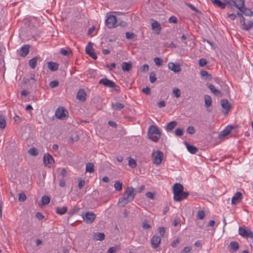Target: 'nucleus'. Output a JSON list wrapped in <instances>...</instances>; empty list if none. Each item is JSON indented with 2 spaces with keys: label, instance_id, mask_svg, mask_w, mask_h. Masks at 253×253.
Masks as SVG:
<instances>
[{
  "label": "nucleus",
  "instance_id": "obj_62",
  "mask_svg": "<svg viewBox=\"0 0 253 253\" xmlns=\"http://www.w3.org/2000/svg\"><path fill=\"white\" fill-rule=\"evenodd\" d=\"M149 66L147 64H144L143 65L141 68V72H146L148 71L149 70Z\"/></svg>",
  "mask_w": 253,
  "mask_h": 253
},
{
  "label": "nucleus",
  "instance_id": "obj_15",
  "mask_svg": "<svg viewBox=\"0 0 253 253\" xmlns=\"http://www.w3.org/2000/svg\"><path fill=\"white\" fill-rule=\"evenodd\" d=\"M86 93L83 89H80L77 94V98L82 102H84L86 100Z\"/></svg>",
  "mask_w": 253,
  "mask_h": 253
},
{
  "label": "nucleus",
  "instance_id": "obj_30",
  "mask_svg": "<svg viewBox=\"0 0 253 253\" xmlns=\"http://www.w3.org/2000/svg\"><path fill=\"white\" fill-rule=\"evenodd\" d=\"M112 108L115 110H120L124 108V105L119 102L112 103Z\"/></svg>",
  "mask_w": 253,
  "mask_h": 253
},
{
  "label": "nucleus",
  "instance_id": "obj_31",
  "mask_svg": "<svg viewBox=\"0 0 253 253\" xmlns=\"http://www.w3.org/2000/svg\"><path fill=\"white\" fill-rule=\"evenodd\" d=\"M105 234L103 233H94L93 238L96 240L103 241L105 239Z\"/></svg>",
  "mask_w": 253,
  "mask_h": 253
},
{
  "label": "nucleus",
  "instance_id": "obj_11",
  "mask_svg": "<svg viewBox=\"0 0 253 253\" xmlns=\"http://www.w3.org/2000/svg\"><path fill=\"white\" fill-rule=\"evenodd\" d=\"M54 161L53 157L49 154L47 153L44 155L43 163L45 165H48L49 168L54 163Z\"/></svg>",
  "mask_w": 253,
  "mask_h": 253
},
{
  "label": "nucleus",
  "instance_id": "obj_10",
  "mask_svg": "<svg viewBox=\"0 0 253 253\" xmlns=\"http://www.w3.org/2000/svg\"><path fill=\"white\" fill-rule=\"evenodd\" d=\"M161 241V239L160 236L157 235L153 236L151 239L152 247L154 249L157 248L159 246Z\"/></svg>",
  "mask_w": 253,
  "mask_h": 253
},
{
  "label": "nucleus",
  "instance_id": "obj_23",
  "mask_svg": "<svg viewBox=\"0 0 253 253\" xmlns=\"http://www.w3.org/2000/svg\"><path fill=\"white\" fill-rule=\"evenodd\" d=\"M47 67L51 71H55L58 70L59 65L56 62L50 61L47 62Z\"/></svg>",
  "mask_w": 253,
  "mask_h": 253
},
{
  "label": "nucleus",
  "instance_id": "obj_44",
  "mask_svg": "<svg viewBox=\"0 0 253 253\" xmlns=\"http://www.w3.org/2000/svg\"><path fill=\"white\" fill-rule=\"evenodd\" d=\"M119 247H112L109 248L107 253H115L119 250Z\"/></svg>",
  "mask_w": 253,
  "mask_h": 253
},
{
  "label": "nucleus",
  "instance_id": "obj_14",
  "mask_svg": "<svg viewBox=\"0 0 253 253\" xmlns=\"http://www.w3.org/2000/svg\"><path fill=\"white\" fill-rule=\"evenodd\" d=\"M189 194L188 192H184L183 190L181 193H179V194H178L177 196L175 197V195H174L173 199L176 202H180L186 198Z\"/></svg>",
  "mask_w": 253,
  "mask_h": 253
},
{
  "label": "nucleus",
  "instance_id": "obj_17",
  "mask_svg": "<svg viewBox=\"0 0 253 253\" xmlns=\"http://www.w3.org/2000/svg\"><path fill=\"white\" fill-rule=\"evenodd\" d=\"M233 128L234 126L232 125L227 126L224 130L221 131L219 137L221 138L222 137L227 136L230 133Z\"/></svg>",
  "mask_w": 253,
  "mask_h": 253
},
{
  "label": "nucleus",
  "instance_id": "obj_51",
  "mask_svg": "<svg viewBox=\"0 0 253 253\" xmlns=\"http://www.w3.org/2000/svg\"><path fill=\"white\" fill-rule=\"evenodd\" d=\"M27 197L24 193L19 194V201L20 202H24L26 200Z\"/></svg>",
  "mask_w": 253,
  "mask_h": 253
},
{
  "label": "nucleus",
  "instance_id": "obj_48",
  "mask_svg": "<svg viewBox=\"0 0 253 253\" xmlns=\"http://www.w3.org/2000/svg\"><path fill=\"white\" fill-rule=\"evenodd\" d=\"M205 214L203 211H199L197 213V218L199 219H203L205 217Z\"/></svg>",
  "mask_w": 253,
  "mask_h": 253
},
{
  "label": "nucleus",
  "instance_id": "obj_35",
  "mask_svg": "<svg viewBox=\"0 0 253 253\" xmlns=\"http://www.w3.org/2000/svg\"><path fill=\"white\" fill-rule=\"evenodd\" d=\"M212 2L214 5L222 9H224L225 7V3L222 2L220 0H213Z\"/></svg>",
  "mask_w": 253,
  "mask_h": 253
},
{
  "label": "nucleus",
  "instance_id": "obj_29",
  "mask_svg": "<svg viewBox=\"0 0 253 253\" xmlns=\"http://www.w3.org/2000/svg\"><path fill=\"white\" fill-rule=\"evenodd\" d=\"M241 9V10L240 11L246 16H252L253 15V12L249 8H247L244 6L243 7V9Z\"/></svg>",
  "mask_w": 253,
  "mask_h": 253
},
{
  "label": "nucleus",
  "instance_id": "obj_7",
  "mask_svg": "<svg viewBox=\"0 0 253 253\" xmlns=\"http://www.w3.org/2000/svg\"><path fill=\"white\" fill-rule=\"evenodd\" d=\"M239 234L245 238H253V233L250 229L246 227H240L239 229Z\"/></svg>",
  "mask_w": 253,
  "mask_h": 253
},
{
  "label": "nucleus",
  "instance_id": "obj_47",
  "mask_svg": "<svg viewBox=\"0 0 253 253\" xmlns=\"http://www.w3.org/2000/svg\"><path fill=\"white\" fill-rule=\"evenodd\" d=\"M183 134V129L181 128H177L175 130V134L176 136H181Z\"/></svg>",
  "mask_w": 253,
  "mask_h": 253
},
{
  "label": "nucleus",
  "instance_id": "obj_63",
  "mask_svg": "<svg viewBox=\"0 0 253 253\" xmlns=\"http://www.w3.org/2000/svg\"><path fill=\"white\" fill-rule=\"evenodd\" d=\"M85 181L84 180H80L78 183V188L81 189L84 185Z\"/></svg>",
  "mask_w": 253,
  "mask_h": 253
},
{
  "label": "nucleus",
  "instance_id": "obj_41",
  "mask_svg": "<svg viewBox=\"0 0 253 253\" xmlns=\"http://www.w3.org/2000/svg\"><path fill=\"white\" fill-rule=\"evenodd\" d=\"M172 93L176 98H178L181 95L180 90L178 88H174L172 90Z\"/></svg>",
  "mask_w": 253,
  "mask_h": 253
},
{
  "label": "nucleus",
  "instance_id": "obj_8",
  "mask_svg": "<svg viewBox=\"0 0 253 253\" xmlns=\"http://www.w3.org/2000/svg\"><path fill=\"white\" fill-rule=\"evenodd\" d=\"M117 17L116 16L111 15H110L106 20L105 23L109 28H112L117 26Z\"/></svg>",
  "mask_w": 253,
  "mask_h": 253
},
{
  "label": "nucleus",
  "instance_id": "obj_37",
  "mask_svg": "<svg viewBox=\"0 0 253 253\" xmlns=\"http://www.w3.org/2000/svg\"><path fill=\"white\" fill-rule=\"evenodd\" d=\"M28 153L31 155H32V156H37L38 155L39 151H38V150L37 148H36L35 147H33V148H31V149H30L29 150Z\"/></svg>",
  "mask_w": 253,
  "mask_h": 253
},
{
  "label": "nucleus",
  "instance_id": "obj_28",
  "mask_svg": "<svg viewBox=\"0 0 253 253\" xmlns=\"http://www.w3.org/2000/svg\"><path fill=\"white\" fill-rule=\"evenodd\" d=\"M235 4V6L237 7L239 10H241L240 9H243V7L244 6L245 0H234Z\"/></svg>",
  "mask_w": 253,
  "mask_h": 253
},
{
  "label": "nucleus",
  "instance_id": "obj_24",
  "mask_svg": "<svg viewBox=\"0 0 253 253\" xmlns=\"http://www.w3.org/2000/svg\"><path fill=\"white\" fill-rule=\"evenodd\" d=\"M208 87L210 88L212 93L216 96H222V93L219 90L216 89L214 86L211 84L208 85Z\"/></svg>",
  "mask_w": 253,
  "mask_h": 253
},
{
  "label": "nucleus",
  "instance_id": "obj_60",
  "mask_svg": "<svg viewBox=\"0 0 253 253\" xmlns=\"http://www.w3.org/2000/svg\"><path fill=\"white\" fill-rule=\"evenodd\" d=\"M192 250V248L190 247H185L183 248L182 251H181L182 253H188L191 251Z\"/></svg>",
  "mask_w": 253,
  "mask_h": 253
},
{
  "label": "nucleus",
  "instance_id": "obj_26",
  "mask_svg": "<svg viewBox=\"0 0 253 253\" xmlns=\"http://www.w3.org/2000/svg\"><path fill=\"white\" fill-rule=\"evenodd\" d=\"M39 58V57L35 56L29 60V64L32 69H35L36 68Z\"/></svg>",
  "mask_w": 253,
  "mask_h": 253
},
{
  "label": "nucleus",
  "instance_id": "obj_43",
  "mask_svg": "<svg viewBox=\"0 0 253 253\" xmlns=\"http://www.w3.org/2000/svg\"><path fill=\"white\" fill-rule=\"evenodd\" d=\"M253 26V23L252 21H249L247 24H246V26H244L243 27V29L246 31H248L251 29Z\"/></svg>",
  "mask_w": 253,
  "mask_h": 253
},
{
  "label": "nucleus",
  "instance_id": "obj_38",
  "mask_svg": "<svg viewBox=\"0 0 253 253\" xmlns=\"http://www.w3.org/2000/svg\"><path fill=\"white\" fill-rule=\"evenodd\" d=\"M122 187H123V184L119 181H117L115 182V183L114 184V187L117 191H121L122 189Z\"/></svg>",
  "mask_w": 253,
  "mask_h": 253
},
{
  "label": "nucleus",
  "instance_id": "obj_34",
  "mask_svg": "<svg viewBox=\"0 0 253 253\" xmlns=\"http://www.w3.org/2000/svg\"><path fill=\"white\" fill-rule=\"evenodd\" d=\"M86 172L92 173L94 171V165L91 163H87L85 167Z\"/></svg>",
  "mask_w": 253,
  "mask_h": 253
},
{
  "label": "nucleus",
  "instance_id": "obj_19",
  "mask_svg": "<svg viewBox=\"0 0 253 253\" xmlns=\"http://www.w3.org/2000/svg\"><path fill=\"white\" fill-rule=\"evenodd\" d=\"M153 22L151 24L152 28L153 30H156V33L157 34H160L161 31V26L160 24L156 20L152 19Z\"/></svg>",
  "mask_w": 253,
  "mask_h": 253
},
{
  "label": "nucleus",
  "instance_id": "obj_56",
  "mask_svg": "<svg viewBox=\"0 0 253 253\" xmlns=\"http://www.w3.org/2000/svg\"><path fill=\"white\" fill-rule=\"evenodd\" d=\"M142 91L147 95H150L151 94V89L148 86L143 88Z\"/></svg>",
  "mask_w": 253,
  "mask_h": 253
},
{
  "label": "nucleus",
  "instance_id": "obj_50",
  "mask_svg": "<svg viewBox=\"0 0 253 253\" xmlns=\"http://www.w3.org/2000/svg\"><path fill=\"white\" fill-rule=\"evenodd\" d=\"M226 4H228L229 6H230L231 7L232 6H235V1L234 0H224V2Z\"/></svg>",
  "mask_w": 253,
  "mask_h": 253
},
{
  "label": "nucleus",
  "instance_id": "obj_33",
  "mask_svg": "<svg viewBox=\"0 0 253 253\" xmlns=\"http://www.w3.org/2000/svg\"><path fill=\"white\" fill-rule=\"evenodd\" d=\"M67 211V208L66 207H63L62 208L57 207L56 208V212L57 214L62 215L66 213Z\"/></svg>",
  "mask_w": 253,
  "mask_h": 253
},
{
  "label": "nucleus",
  "instance_id": "obj_49",
  "mask_svg": "<svg viewBox=\"0 0 253 253\" xmlns=\"http://www.w3.org/2000/svg\"><path fill=\"white\" fill-rule=\"evenodd\" d=\"M149 78H150V82L151 83H155L157 80L155 74L153 72L150 73Z\"/></svg>",
  "mask_w": 253,
  "mask_h": 253
},
{
  "label": "nucleus",
  "instance_id": "obj_57",
  "mask_svg": "<svg viewBox=\"0 0 253 253\" xmlns=\"http://www.w3.org/2000/svg\"><path fill=\"white\" fill-rule=\"evenodd\" d=\"M169 22L170 23H176L177 22V18L174 16H171L169 18Z\"/></svg>",
  "mask_w": 253,
  "mask_h": 253
},
{
  "label": "nucleus",
  "instance_id": "obj_13",
  "mask_svg": "<svg viewBox=\"0 0 253 253\" xmlns=\"http://www.w3.org/2000/svg\"><path fill=\"white\" fill-rule=\"evenodd\" d=\"M243 199V195L240 192H236L233 196L231 200L232 205H236Z\"/></svg>",
  "mask_w": 253,
  "mask_h": 253
},
{
  "label": "nucleus",
  "instance_id": "obj_1",
  "mask_svg": "<svg viewBox=\"0 0 253 253\" xmlns=\"http://www.w3.org/2000/svg\"><path fill=\"white\" fill-rule=\"evenodd\" d=\"M137 194V191L132 187H127L124 194V197L119 200L118 203L122 207H124L128 203L134 200V197Z\"/></svg>",
  "mask_w": 253,
  "mask_h": 253
},
{
  "label": "nucleus",
  "instance_id": "obj_18",
  "mask_svg": "<svg viewBox=\"0 0 253 253\" xmlns=\"http://www.w3.org/2000/svg\"><path fill=\"white\" fill-rule=\"evenodd\" d=\"M30 45L27 44L24 45L21 49V50L19 52V54L21 56L25 57L27 56L29 52Z\"/></svg>",
  "mask_w": 253,
  "mask_h": 253
},
{
  "label": "nucleus",
  "instance_id": "obj_3",
  "mask_svg": "<svg viewBox=\"0 0 253 253\" xmlns=\"http://www.w3.org/2000/svg\"><path fill=\"white\" fill-rule=\"evenodd\" d=\"M152 156L153 163L157 166L160 165L163 158V153L160 150H157L153 152Z\"/></svg>",
  "mask_w": 253,
  "mask_h": 253
},
{
  "label": "nucleus",
  "instance_id": "obj_46",
  "mask_svg": "<svg viewBox=\"0 0 253 253\" xmlns=\"http://www.w3.org/2000/svg\"><path fill=\"white\" fill-rule=\"evenodd\" d=\"M135 37L134 33L132 32H127L126 33V37L127 39L131 40Z\"/></svg>",
  "mask_w": 253,
  "mask_h": 253
},
{
  "label": "nucleus",
  "instance_id": "obj_42",
  "mask_svg": "<svg viewBox=\"0 0 253 253\" xmlns=\"http://www.w3.org/2000/svg\"><path fill=\"white\" fill-rule=\"evenodd\" d=\"M128 165L131 168H134L136 167V162L134 159L130 158L128 160Z\"/></svg>",
  "mask_w": 253,
  "mask_h": 253
},
{
  "label": "nucleus",
  "instance_id": "obj_40",
  "mask_svg": "<svg viewBox=\"0 0 253 253\" xmlns=\"http://www.w3.org/2000/svg\"><path fill=\"white\" fill-rule=\"evenodd\" d=\"M200 74L202 77L207 76V79L211 80V75L209 74L208 72L207 71L202 70L200 72Z\"/></svg>",
  "mask_w": 253,
  "mask_h": 253
},
{
  "label": "nucleus",
  "instance_id": "obj_61",
  "mask_svg": "<svg viewBox=\"0 0 253 253\" xmlns=\"http://www.w3.org/2000/svg\"><path fill=\"white\" fill-rule=\"evenodd\" d=\"M36 217L39 220H41L43 219L44 217V215L40 212H37L36 214Z\"/></svg>",
  "mask_w": 253,
  "mask_h": 253
},
{
  "label": "nucleus",
  "instance_id": "obj_52",
  "mask_svg": "<svg viewBox=\"0 0 253 253\" xmlns=\"http://www.w3.org/2000/svg\"><path fill=\"white\" fill-rule=\"evenodd\" d=\"M186 131L189 134H193L195 132V130L193 126H189L187 128Z\"/></svg>",
  "mask_w": 253,
  "mask_h": 253
},
{
  "label": "nucleus",
  "instance_id": "obj_58",
  "mask_svg": "<svg viewBox=\"0 0 253 253\" xmlns=\"http://www.w3.org/2000/svg\"><path fill=\"white\" fill-rule=\"evenodd\" d=\"M158 231L160 234L161 235V236L162 237H163L165 233V228L164 227H159L158 229Z\"/></svg>",
  "mask_w": 253,
  "mask_h": 253
},
{
  "label": "nucleus",
  "instance_id": "obj_9",
  "mask_svg": "<svg viewBox=\"0 0 253 253\" xmlns=\"http://www.w3.org/2000/svg\"><path fill=\"white\" fill-rule=\"evenodd\" d=\"M221 105L224 110L223 112L224 115H227L231 109L230 104L227 99H222L220 101Z\"/></svg>",
  "mask_w": 253,
  "mask_h": 253
},
{
  "label": "nucleus",
  "instance_id": "obj_64",
  "mask_svg": "<svg viewBox=\"0 0 253 253\" xmlns=\"http://www.w3.org/2000/svg\"><path fill=\"white\" fill-rule=\"evenodd\" d=\"M158 106L160 108H163L166 106V102L165 101H160L157 103Z\"/></svg>",
  "mask_w": 253,
  "mask_h": 253
},
{
  "label": "nucleus",
  "instance_id": "obj_25",
  "mask_svg": "<svg viewBox=\"0 0 253 253\" xmlns=\"http://www.w3.org/2000/svg\"><path fill=\"white\" fill-rule=\"evenodd\" d=\"M50 201V198L48 196H43L42 197L41 202L39 204V206L40 207H42L44 205H47L49 203Z\"/></svg>",
  "mask_w": 253,
  "mask_h": 253
},
{
  "label": "nucleus",
  "instance_id": "obj_5",
  "mask_svg": "<svg viewBox=\"0 0 253 253\" xmlns=\"http://www.w3.org/2000/svg\"><path fill=\"white\" fill-rule=\"evenodd\" d=\"M68 111L63 107H60L58 108L55 113V116L61 120H64L67 118Z\"/></svg>",
  "mask_w": 253,
  "mask_h": 253
},
{
  "label": "nucleus",
  "instance_id": "obj_22",
  "mask_svg": "<svg viewBox=\"0 0 253 253\" xmlns=\"http://www.w3.org/2000/svg\"><path fill=\"white\" fill-rule=\"evenodd\" d=\"M184 144L185 146H186V148L188 150V151L191 154H196V152L198 151V149L197 148H196L195 146L192 145H190L187 142H185Z\"/></svg>",
  "mask_w": 253,
  "mask_h": 253
},
{
  "label": "nucleus",
  "instance_id": "obj_45",
  "mask_svg": "<svg viewBox=\"0 0 253 253\" xmlns=\"http://www.w3.org/2000/svg\"><path fill=\"white\" fill-rule=\"evenodd\" d=\"M86 53L89 55L91 57H92L94 59H96L97 58V56L96 53L94 52V50L89 52L88 49L86 50Z\"/></svg>",
  "mask_w": 253,
  "mask_h": 253
},
{
  "label": "nucleus",
  "instance_id": "obj_54",
  "mask_svg": "<svg viewBox=\"0 0 253 253\" xmlns=\"http://www.w3.org/2000/svg\"><path fill=\"white\" fill-rule=\"evenodd\" d=\"M154 61L155 64L158 66H161L163 62L162 59L159 57L155 58Z\"/></svg>",
  "mask_w": 253,
  "mask_h": 253
},
{
  "label": "nucleus",
  "instance_id": "obj_59",
  "mask_svg": "<svg viewBox=\"0 0 253 253\" xmlns=\"http://www.w3.org/2000/svg\"><path fill=\"white\" fill-rule=\"evenodd\" d=\"M86 49H88V50L90 52L91 51L94 50V49L92 48V43L91 42H89L87 45V46L85 47V50Z\"/></svg>",
  "mask_w": 253,
  "mask_h": 253
},
{
  "label": "nucleus",
  "instance_id": "obj_27",
  "mask_svg": "<svg viewBox=\"0 0 253 253\" xmlns=\"http://www.w3.org/2000/svg\"><path fill=\"white\" fill-rule=\"evenodd\" d=\"M177 123L176 121H171V122H169V123H168V125H167L166 130L168 131H171L177 126Z\"/></svg>",
  "mask_w": 253,
  "mask_h": 253
},
{
  "label": "nucleus",
  "instance_id": "obj_16",
  "mask_svg": "<svg viewBox=\"0 0 253 253\" xmlns=\"http://www.w3.org/2000/svg\"><path fill=\"white\" fill-rule=\"evenodd\" d=\"M169 68L175 73L179 72L181 69L178 64H175L172 62H170L168 64Z\"/></svg>",
  "mask_w": 253,
  "mask_h": 253
},
{
  "label": "nucleus",
  "instance_id": "obj_53",
  "mask_svg": "<svg viewBox=\"0 0 253 253\" xmlns=\"http://www.w3.org/2000/svg\"><path fill=\"white\" fill-rule=\"evenodd\" d=\"M59 85V82L58 81L54 80L51 81L49 83V86L51 88H55Z\"/></svg>",
  "mask_w": 253,
  "mask_h": 253
},
{
  "label": "nucleus",
  "instance_id": "obj_12",
  "mask_svg": "<svg viewBox=\"0 0 253 253\" xmlns=\"http://www.w3.org/2000/svg\"><path fill=\"white\" fill-rule=\"evenodd\" d=\"M184 187L180 183H175L173 186V193L175 196H177L179 193H181L183 190Z\"/></svg>",
  "mask_w": 253,
  "mask_h": 253
},
{
  "label": "nucleus",
  "instance_id": "obj_6",
  "mask_svg": "<svg viewBox=\"0 0 253 253\" xmlns=\"http://www.w3.org/2000/svg\"><path fill=\"white\" fill-rule=\"evenodd\" d=\"M82 217L84 220L88 224L92 223L96 218V215L93 212L87 211L82 213Z\"/></svg>",
  "mask_w": 253,
  "mask_h": 253
},
{
  "label": "nucleus",
  "instance_id": "obj_4",
  "mask_svg": "<svg viewBox=\"0 0 253 253\" xmlns=\"http://www.w3.org/2000/svg\"><path fill=\"white\" fill-rule=\"evenodd\" d=\"M98 84H103L106 87L113 88L114 90L118 91L119 90L117 88V86L115 83L107 78H103L99 80Z\"/></svg>",
  "mask_w": 253,
  "mask_h": 253
},
{
  "label": "nucleus",
  "instance_id": "obj_20",
  "mask_svg": "<svg viewBox=\"0 0 253 253\" xmlns=\"http://www.w3.org/2000/svg\"><path fill=\"white\" fill-rule=\"evenodd\" d=\"M228 247L230 253H234L238 250L239 246L237 242L232 241L230 242Z\"/></svg>",
  "mask_w": 253,
  "mask_h": 253
},
{
  "label": "nucleus",
  "instance_id": "obj_21",
  "mask_svg": "<svg viewBox=\"0 0 253 253\" xmlns=\"http://www.w3.org/2000/svg\"><path fill=\"white\" fill-rule=\"evenodd\" d=\"M132 67V63L131 62H124L122 64V70L125 72L130 71Z\"/></svg>",
  "mask_w": 253,
  "mask_h": 253
},
{
  "label": "nucleus",
  "instance_id": "obj_2",
  "mask_svg": "<svg viewBox=\"0 0 253 253\" xmlns=\"http://www.w3.org/2000/svg\"><path fill=\"white\" fill-rule=\"evenodd\" d=\"M147 135L149 139L157 142L161 137V132L157 126L152 125L148 128Z\"/></svg>",
  "mask_w": 253,
  "mask_h": 253
},
{
  "label": "nucleus",
  "instance_id": "obj_39",
  "mask_svg": "<svg viewBox=\"0 0 253 253\" xmlns=\"http://www.w3.org/2000/svg\"><path fill=\"white\" fill-rule=\"evenodd\" d=\"M142 227L144 229H148L151 228V226L149 224V221L145 219L142 222Z\"/></svg>",
  "mask_w": 253,
  "mask_h": 253
},
{
  "label": "nucleus",
  "instance_id": "obj_55",
  "mask_svg": "<svg viewBox=\"0 0 253 253\" xmlns=\"http://www.w3.org/2000/svg\"><path fill=\"white\" fill-rule=\"evenodd\" d=\"M207 64V61L205 58H201L199 60V64L201 67H204Z\"/></svg>",
  "mask_w": 253,
  "mask_h": 253
},
{
  "label": "nucleus",
  "instance_id": "obj_32",
  "mask_svg": "<svg viewBox=\"0 0 253 253\" xmlns=\"http://www.w3.org/2000/svg\"><path fill=\"white\" fill-rule=\"evenodd\" d=\"M205 99V106L206 107L210 106L211 104L212 100L210 95H205L204 96Z\"/></svg>",
  "mask_w": 253,
  "mask_h": 253
},
{
  "label": "nucleus",
  "instance_id": "obj_36",
  "mask_svg": "<svg viewBox=\"0 0 253 253\" xmlns=\"http://www.w3.org/2000/svg\"><path fill=\"white\" fill-rule=\"evenodd\" d=\"M6 121L4 116L0 115V128L3 129L6 126Z\"/></svg>",
  "mask_w": 253,
  "mask_h": 253
}]
</instances>
